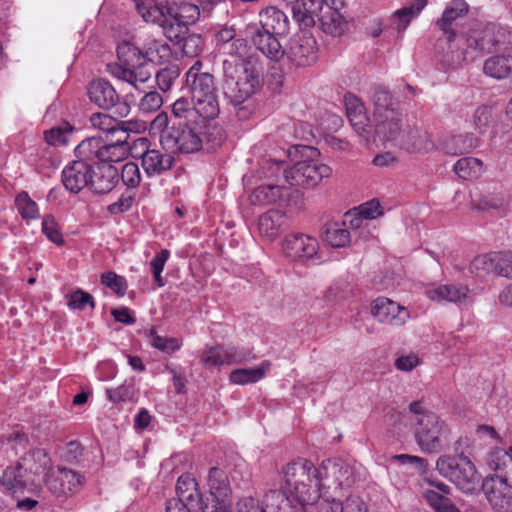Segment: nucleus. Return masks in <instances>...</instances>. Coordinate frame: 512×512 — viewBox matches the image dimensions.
<instances>
[{
	"label": "nucleus",
	"instance_id": "nucleus-1",
	"mask_svg": "<svg viewBox=\"0 0 512 512\" xmlns=\"http://www.w3.org/2000/svg\"><path fill=\"white\" fill-rule=\"evenodd\" d=\"M50 459L43 449H34L23 455L19 461L7 466L0 484L8 491H33L44 482V474L49 468Z\"/></svg>",
	"mask_w": 512,
	"mask_h": 512
},
{
	"label": "nucleus",
	"instance_id": "nucleus-2",
	"mask_svg": "<svg viewBox=\"0 0 512 512\" xmlns=\"http://www.w3.org/2000/svg\"><path fill=\"white\" fill-rule=\"evenodd\" d=\"M149 129L151 134L159 135L160 144L167 151L191 154L202 149V133L196 127L173 121L166 112H160Z\"/></svg>",
	"mask_w": 512,
	"mask_h": 512
},
{
	"label": "nucleus",
	"instance_id": "nucleus-3",
	"mask_svg": "<svg viewBox=\"0 0 512 512\" xmlns=\"http://www.w3.org/2000/svg\"><path fill=\"white\" fill-rule=\"evenodd\" d=\"M203 64L197 60L186 73V84L191 94L194 111L205 119H214L220 112L215 79L202 71Z\"/></svg>",
	"mask_w": 512,
	"mask_h": 512
},
{
	"label": "nucleus",
	"instance_id": "nucleus-4",
	"mask_svg": "<svg viewBox=\"0 0 512 512\" xmlns=\"http://www.w3.org/2000/svg\"><path fill=\"white\" fill-rule=\"evenodd\" d=\"M224 94L233 105L247 103L262 86L260 70L255 65L238 67L234 60L223 61Z\"/></svg>",
	"mask_w": 512,
	"mask_h": 512
},
{
	"label": "nucleus",
	"instance_id": "nucleus-5",
	"mask_svg": "<svg viewBox=\"0 0 512 512\" xmlns=\"http://www.w3.org/2000/svg\"><path fill=\"white\" fill-rule=\"evenodd\" d=\"M285 484L301 506L315 504L320 499L316 484L317 467L309 460L299 458L283 469Z\"/></svg>",
	"mask_w": 512,
	"mask_h": 512
},
{
	"label": "nucleus",
	"instance_id": "nucleus-6",
	"mask_svg": "<svg viewBox=\"0 0 512 512\" xmlns=\"http://www.w3.org/2000/svg\"><path fill=\"white\" fill-rule=\"evenodd\" d=\"M117 57L118 63L108 65L111 75L145 92L142 86L151 79L152 72L144 53L131 43L122 42L117 46Z\"/></svg>",
	"mask_w": 512,
	"mask_h": 512
},
{
	"label": "nucleus",
	"instance_id": "nucleus-7",
	"mask_svg": "<svg viewBox=\"0 0 512 512\" xmlns=\"http://www.w3.org/2000/svg\"><path fill=\"white\" fill-rule=\"evenodd\" d=\"M414 429L415 441L421 451L437 453L441 450L442 439L446 437L447 427L439 417L426 410L422 403L414 401L409 405Z\"/></svg>",
	"mask_w": 512,
	"mask_h": 512
},
{
	"label": "nucleus",
	"instance_id": "nucleus-8",
	"mask_svg": "<svg viewBox=\"0 0 512 512\" xmlns=\"http://www.w3.org/2000/svg\"><path fill=\"white\" fill-rule=\"evenodd\" d=\"M488 464L499 475V481L486 492L487 500L495 512H512V448H496L489 454Z\"/></svg>",
	"mask_w": 512,
	"mask_h": 512
},
{
	"label": "nucleus",
	"instance_id": "nucleus-9",
	"mask_svg": "<svg viewBox=\"0 0 512 512\" xmlns=\"http://www.w3.org/2000/svg\"><path fill=\"white\" fill-rule=\"evenodd\" d=\"M436 469L440 475L453 482L465 493L477 490L481 481L475 465L464 455L441 456L436 462Z\"/></svg>",
	"mask_w": 512,
	"mask_h": 512
},
{
	"label": "nucleus",
	"instance_id": "nucleus-10",
	"mask_svg": "<svg viewBox=\"0 0 512 512\" xmlns=\"http://www.w3.org/2000/svg\"><path fill=\"white\" fill-rule=\"evenodd\" d=\"M130 151L126 138L117 137L115 141L106 142L100 137H89L78 144V152L84 159H90L94 165H112L124 160Z\"/></svg>",
	"mask_w": 512,
	"mask_h": 512
},
{
	"label": "nucleus",
	"instance_id": "nucleus-11",
	"mask_svg": "<svg viewBox=\"0 0 512 512\" xmlns=\"http://www.w3.org/2000/svg\"><path fill=\"white\" fill-rule=\"evenodd\" d=\"M469 273L477 281L489 277H512V252L493 251L475 256L469 264Z\"/></svg>",
	"mask_w": 512,
	"mask_h": 512
},
{
	"label": "nucleus",
	"instance_id": "nucleus-12",
	"mask_svg": "<svg viewBox=\"0 0 512 512\" xmlns=\"http://www.w3.org/2000/svg\"><path fill=\"white\" fill-rule=\"evenodd\" d=\"M352 483L353 469L341 459H327L317 467L316 484L320 494L328 495L329 491L335 494Z\"/></svg>",
	"mask_w": 512,
	"mask_h": 512
},
{
	"label": "nucleus",
	"instance_id": "nucleus-13",
	"mask_svg": "<svg viewBox=\"0 0 512 512\" xmlns=\"http://www.w3.org/2000/svg\"><path fill=\"white\" fill-rule=\"evenodd\" d=\"M468 48L492 51L512 48V28L490 23L480 31H473L466 38Z\"/></svg>",
	"mask_w": 512,
	"mask_h": 512
},
{
	"label": "nucleus",
	"instance_id": "nucleus-14",
	"mask_svg": "<svg viewBox=\"0 0 512 512\" xmlns=\"http://www.w3.org/2000/svg\"><path fill=\"white\" fill-rule=\"evenodd\" d=\"M284 178L291 186H301L304 188H314L324 178L332 174V169L323 163L313 160L297 162L289 169H285Z\"/></svg>",
	"mask_w": 512,
	"mask_h": 512
},
{
	"label": "nucleus",
	"instance_id": "nucleus-15",
	"mask_svg": "<svg viewBox=\"0 0 512 512\" xmlns=\"http://www.w3.org/2000/svg\"><path fill=\"white\" fill-rule=\"evenodd\" d=\"M281 250L283 256L290 262L304 264L316 257L319 242L315 237L305 233H290L284 237Z\"/></svg>",
	"mask_w": 512,
	"mask_h": 512
},
{
	"label": "nucleus",
	"instance_id": "nucleus-16",
	"mask_svg": "<svg viewBox=\"0 0 512 512\" xmlns=\"http://www.w3.org/2000/svg\"><path fill=\"white\" fill-rule=\"evenodd\" d=\"M85 479L78 472L65 467H58L50 474H44V482L49 491L56 497H68L78 493Z\"/></svg>",
	"mask_w": 512,
	"mask_h": 512
},
{
	"label": "nucleus",
	"instance_id": "nucleus-17",
	"mask_svg": "<svg viewBox=\"0 0 512 512\" xmlns=\"http://www.w3.org/2000/svg\"><path fill=\"white\" fill-rule=\"evenodd\" d=\"M75 157L76 159L62 171L63 185L72 193H78L83 188L89 187L95 166L90 159L80 156L78 145L75 148Z\"/></svg>",
	"mask_w": 512,
	"mask_h": 512
},
{
	"label": "nucleus",
	"instance_id": "nucleus-18",
	"mask_svg": "<svg viewBox=\"0 0 512 512\" xmlns=\"http://www.w3.org/2000/svg\"><path fill=\"white\" fill-rule=\"evenodd\" d=\"M285 55L296 67L310 66L317 60L316 40L306 33L295 35L289 40Z\"/></svg>",
	"mask_w": 512,
	"mask_h": 512
},
{
	"label": "nucleus",
	"instance_id": "nucleus-19",
	"mask_svg": "<svg viewBox=\"0 0 512 512\" xmlns=\"http://www.w3.org/2000/svg\"><path fill=\"white\" fill-rule=\"evenodd\" d=\"M254 358L255 356L248 350L238 349L234 346H215L205 349L201 354L200 360L206 367H218L240 364Z\"/></svg>",
	"mask_w": 512,
	"mask_h": 512
},
{
	"label": "nucleus",
	"instance_id": "nucleus-20",
	"mask_svg": "<svg viewBox=\"0 0 512 512\" xmlns=\"http://www.w3.org/2000/svg\"><path fill=\"white\" fill-rule=\"evenodd\" d=\"M290 197L301 198L302 193L299 190L290 191L280 185H261L255 188L249 196V201L253 205L265 206L270 204H290Z\"/></svg>",
	"mask_w": 512,
	"mask_h": 512
},
{
	"label": "nucleus",
	"instance_id": "nucleus-21",
	"mask_svg": "<svg viewBox=\"0 0 512 512\" xmlns=\"http://www.w3.org/2000/svg\"><path fill=\"white\" fill-rule=\"evenodd\" d=\"M372 315L381 323L402 326L409 319L408 310L386 297H378L371 306Z\"/></svg>",
	"mask_w": 512,
	"mask_h": 512
},
{
	"label": "nucleus",
	"instance_id": "nucleus-22",
	"mask_svg": "<svg viewBox=\"0 0 512 512\" xmlns=\"http://www.w3.org/2000/svg\"><path fill=\"white\" fill-rule=\"evenodd\" d=\"M208 487L211 498L210 508L226 509L228 506H232L228 477L222 469L218 467L210 469L208 474Z\"/></svg>",
	"mask_w": 512,
	"mask_h": 512
},
{
	"label": "nucleus",
	"instance_id": "nucleus-23",
	"mask_svg": "<svg viewBox=\"0 0 512 512\" xmlns=\"http://www.w3.org/2000/svg\"><path fill=\"white\" fill-rule=\"evenodd\" d=\"M247 32L254 46L266 57L278 61L285 55L279 35L263 31L257 26H249Z\"/></svg>",
	"mask_w": 512,
	"mask_h": 512
},
{
	"label": "nucleus",
	"instance_id": "nucleus-24",
	"mask_svg": "<svg viewBox=\"0 0 512 512\" xmlns=\"http://www.w3.org/2000/svg\"><path fill=\"white\" fill-rule=\"evenodd\" d=\"M172 152L158 149H146L141 156V163L148 176L160 175L170 170L174 163Z\"/></svg>",
	"mask_w": 512,
	"mask_h": 512
},
{
	"label": "nucleus",
	"instance_id": "nucleus-25",
	"mask_svg": "<svg viewBox=\"0 0 512 512\" xmlns=\"http://www.w3.org/2000/svg\"><path fill=\"white\" fill-rule=\"evenodd\" d=\"M88 96L92 103L102 109H109L119 101L115 88L106 80L92 81L88 87Z\"/></svg>",
	"mask_w": 512,
	"mask_h": 512
},
{
	"label": "nucleus",
	"instance_id": "nucleus-26",
	"mask_svg": "<svg viewBox=\"0 0 512 512\" xmlns=\"http://www.w3.org/2000/svg\"><path fill=\"white\" fill-rule=\"evenodd\" d=\"M286 223L285 214L279 210H269L258 219V231L262 239L272 242L282 233Z\"/></svg>",
	"mask_w": 512,
	"mask_h": 512
},
{
	"label": "nucleus",
	"instance_id": "nucleus-27",
	"mask_svg": "<svg viewBox=\"0 0 512 512\" xmlns=\"http://www.w3.org/2000/svg\"><path fill=\"white\" fill-rule=\"evenodd\" d=\"M469 6L464 0H452L443 11L442 17L437 20L436 25L447 36L448 42L456 38L452 24L467 15Z\"/></svg>",
	"mask_w": 512,
	"mask_h": 512
},
{
	"label": "nucleus",
	"instance_id": "nucleus-28",
	"mask_svg": "<svg viewBox=\"0 0 512 512\" xmlns=\"http://www.w3.org/2000/svg\"><path fill=\"white\" fill-rule=\"evenodd\" d=\"M326 6L324 0H302L292 8L294 19L303 27H313Z\"/></svg>",
	"mask_w": 512,
	"mask_h": 512
},
{
	"label": "nucleus",
	"instance_id": "nucleus-29",
	"mask_svg": "<svg viewBox=\"0 0 512 512\" xmlns=\"http://www.w3.org/2000/svg\"><path fill=\"white\" fill-rule=\"evenodd\" d=\"M261 30L282 36L289 30V19L276 7H268L259 14Z\"/></svg>",
	"mask_w": 512,
	"mask_h": 512
},
{
	"label": "nucleus",
	"instance_id": "nucleus-30",
	"mask_svg": "<svg viewBox=\"0 0 512 512\" xmlns=\"http://www.w3.org/2000/svg\"><path fill=\"white\" fill-rule=\"evenodd\" d=\"M479 139L470 132L447 136L441 143L442 150L449 155L469 153L479 146Z\"/></svg>",
	"mask_w": 512,
	"mask_h": 512
},
{
	"label": "nucleus",
	"instance_id": "nucleus-31",
	"mask_svg": "<svg viewBox=\"0 0 512 512\" xmlns=\"http://www.w3.org/2000/svg\"><path fill=\"white\" fill-rule=\"evenodd\" d=\"M375 135L379 141L385 143L394 141L402 131V114L383 115L374 118Z\"/></svg>",
	"mask_w": 512,
	"mask_h": 512
},
{
	"label": "nucleus",
	"instance_id": "nucleus-32",
	"mask_svg": "<svg viewBox=\"0 0 512 512\" xmlns=\"http://www.w3.org/2000/svg\"><path fill=\"white\" fill-rule=\"evenodd\" d=\"M373 102V118L383 115H395L400 113L399 102L393 97L390 91L383 87L377 86L372 94Z\"/></svg>",
	"mask_w": 512,
	"mask_h": 512
},
{
	"label": "nucleus",
	"instance_id": "nucleus-33",
	"mask_svg": "<svg viewBox=\"0 0 512 512\" xmlns=\"http://www.w3.org/2000/svg\"><path fill=\"white\" fill-rule=\"evenodd\" d=\"M345 104L347 117L357 133H368L370 120L366 115L365 107L361 100L352 94H348L345 96Z\"/></svg>",
	"mask_w": 512,
	"mask_h": 512
},
{
	"label": "nucleus",
	"instance_id": "nucleus-34",
	"mask_svg": "<svg viewBox=\"0 0 512 512\" xmlns=\"http://www.w3.org/2000/svg\"><path fill=\"white\" fill-rule=\"evenodd\" d=\"M469 289L466 286L431 285L426 289V295L433 301H448L461 303L468 298Z\"/></svg>",
	"mask_w": 512,
	"mask_h": 512
},
{
	"label": "nucleus",
	"instance_id": "nucleus-35",
	"mask_svg": "<svg viewBox=\"0 0 512 512\" xmlns=\"http://www.w3.org/2000/svg\"><path fill=\"white\" fill-rule=\"evenodd\" d=\"M485 75L496 80L507 79L512 76V55L497 54L487 58L483 64Z\"/></svg>",
	"mask_w": 512,
	"mask_h": 512
},
{
	"label": "nucleus",
	"instance_id": "nucleus-36",
	"mask_svg": "<svg viewBox=\"0 0 512 512\" xmlns=\"http://www.w3.org/2000/svg\"><path fill=\"white\" fill-rule=\"evenodd\" d=\"M444 37L437 42V57L444 66L455 68L465 60L466 53L455 44V38L448 42L447 36Z\"/></svg>",
	"mask_w": 512,
	"mask_h": 512
},
{
	"label": "nucleus",
	"instance_id": "nucleus-37",
	"mask_svg": "<svg viewBox=\"0 0 512 512\" xmlns=\"http://www.w3.org/2000/svg\"><path fill=\"white\" fill-rule=\"evenodd\" d=\"M264 510L266 512H300L305 506L293 501L281 490H270L265 494Z\"/></svg>",
	"mask_w": 512,
	"mask_h": 512
},
{
	"label": "nucleus",
	"instance_id": "nucleus-38",
	"mask_svg": "<svg viewBox=\"0 0 512 512\" xmlns=\"http://www.w3.org/2000/svg\"><path fill=\"white\" fill-rule=\"evenodd\" d=\"M98 170L99 173L93 170L89 188L98 194L108 193L117 182L118 171L113 165H98Z\"/></svg>",
	"mask_w": 512,
	"mask_h": 512
},
{
	"label": "nucleus",
	"instance_id": "nucleus-39",
	"mask_svg": "<svg viewBox=\"0 0 512 512\" xmlns=\"http://www.w3.org/2000/svg\"><path fill=\"white\" fill-rule=\"evenodd\" d=\"M222 50L229 56L227 60H234L238 64V67H243L244 64L254 65L251 47L243 38H237L226 44L222 47Z\"/></svg>",
	"mask_w": 512,
	"mask_h": 512
},
{
	"label": "nucleus",
	"instance_id": "nucleus-40",
	"mask_svg": "<svg viewBox=\"0 0 512 512\" xmlns=\"http://www.w3.org/2000/svg\"><path fill=\"white\" fill-rule=\"evenodd\" d=\"M144 59L155 63L163 64L172 57V49L165 41L160 39H148L143 46Z\"/></svg>",
	"mask_w": 512,
	"mask_h": 512
},
{
	"label": "nucleus",
	"instance_id": "nucleus-41",
	"mask_svg": "<svg viewBox=\"0 0 512 512\" xmlns=\"http://www.w3.org/2000/svg\"><path fill=\"white\" fill-rule=\"evenodd\" d=\"M321 29L332 36H339L344 30L342 15L332 5L327 4L325 10L317 19Z\"/></svg>",
	"mask_w": 512,
	"mask_h": 512
},
{
	"label": "nucleus",
	"instance_id": "nucleus-42",
	"mask_svg": "<svg viewBox=\"0 0 512 512\" xmlns=\"http://www.w3.org/2000/svg\"><path fill=\"white\" fill-rule=\"evenodd\" d=\"M345 224L337 222H328L322 230L323 240L332 247L341 248L348 245L351 241L350 232L346 229Z\"/></svg>",
	"mask_w": 512,
	"mask_h": 512
},
{
	"label": "nucleus",
	"instance_id": "nucleus-43",
	"mask_svg": "<svg viewBox=\"0 0 512 512\" xmlns=\"http://www.w3.org/2000/svg\"><path fill=\"white\" fill-rule=\"evenodd\" d=\"M270 366L271 363L266 360L255 368L235 369L230 373L229 379L232 383L237 385L255 383L261 380L266 375Z\"/></svg>",
	"mask_w": 512,
	"mask_h": 512
},
{
	"label": "nucleus",
	"instance_id": "nucleus-44",
	"mask_svg": "<svg viewBox=\"0 0 512 512\" xmlns=\"http://www.w3.org/2000/svg\"><path fill=\"white\" fill-rule=\"evenodd\" d=\"M453 170L461 179H477L483 172V162L475 157H463L455 163Z\"/></svg>",
	"mask_w": 512,
	"mask_h": 512
},
{
	"label": "nucleus",
	"instance_id": "nucleus-45",
	"mask_svg": "<svg viewBox=\"0 0 512 512\" xmlns=\"http://www.w3.org/2000/svg\"><path fill=\"white\" fill-rule=\"evenodd\" d=\"M163 34L175 45H180L181 39L189 32L188 25L179 21L177 16L168 13L167 19L161 24Z\"/></svg>",
	"mask_w": 512,
	"mask_h": 512
},
{
	"label": "nucleus",
	"instance_id": "nucleus-46",
	"mask_svg": "<svg viewBox=\"0 0 512 512\" xmlns=\"http://www.w3.org/2000/svg\"><path fill=\"white\" fill-rule=\"evenodd\" d=\"M423 1L414 0V3L410 6L398 9L393 14L395 21V29L401 33L410 24L413 18H415L423 10Z\"/></svg>",
	"mask_w": 512,
	"mask_h": 512
},
{
	"label": "nucleus",
	"instance_id": "nucleus-47",
	"mask_svg": "<svg viewBox=\"0 0 512 512\" xmlns=\"http://www.w3.org/2000/svg\"><path fill=\"white\" fill-rule=\"evenodd\" d=\"M471 126L479 134H484L494 123L492 107L481 105L477 107L470 118Z\"/></svg>",
	"mask_w": 512,
	"mask_h": 512
},
{
	"label": "nucleus",
	"instance_id": "nucleus-48",
	"mask_svg": "<svg viewBox=\"0 0 512 512\" xmlns=\"http://www.w3.org/2000/svg\"><path fill=\"white\" fill-rule=\"evenodd\" d=\"M406 144L416 152H428L434 147L429 133L419 128H415L408 133Z\"/></svg>",
	"mask_w": 512,
	"mask_h": 512
},
{
	"label": "nucleus",
	"instance_id": "nucleus-49",
	"mask_svg": "<svg viewBox=\"0 0 512 512\" xmlns=\"http://www.w3.org/2000/svg\"><path fill=\"white\" fill-rule=\"evenodd\" d=\"M15 205L21 217L26 221L37 219L40 216L37 203L25 191L17 194Z\"/></svg>",
	"mask_w": 512,
	"mask_h": 512
},
{
	"label": "nucleus",
	"instance_id": "nucleus-50",
	"mask_svg": "<svg viewBox=\"0 0 512 512\" xmlns=\"http://www.w3.org/2000/svg\"><path fill=\"white\" fill-rule=\"evenodd\" d=\"M176 491L178 497H182V499H186L187 501L200 500L197 491V483L189 474H183L178 478Z\"/></svg>",
	"mask_w": 512,
	"mask_h": 512
},
{
	"label": "nucleus",
	"instance_id": "nucleus-51",
	"mask_svg": "<svg viewBox=\"0 0 512 512\" xmlns=\"http://www.w3.org/2000/svg\"><path fill=\"white\" fill-rule=\"evenodd\" d=\"M90 124L93 128L106 134H116L119 129V121L117 119L101 112L93 113L90 116Z\"/></svg>",
	"mask_w": 512,
	"mask_h": 512
},
{
	"label": "nucleus",
	"instance_id": "nucleus-52",
	"mask_svg": "<svg viewBox=\"0 0 512 512\" xmlns=\"http://www.w3.org/2000/svg\"><path fill=\"white\" fill-rule=\"evenodd\" d=\"M177 46L186 56L196 57L202 52L204 41L199 34L188 32Z\"/></svg>",
	"mask_w": 512,
	"mask_h": 512
},
{
	"label": "nucleus",
	"instance_id": "nucleus-53",
	"mask_svg": "<svg viewBox=\"0 0 512 512\" xmlns=\"http://www.w3.org/2000/svg\"><path fill=\"white\" fill-rule=\"evenodd\" d=\"M106 396L112 403L131 401L135 396L134 384L125 381L117 388L106 389Z\"/></svg>",
	"mask_w": 512,
	"mask_h": 512
},
{
	"label": "nucleus",
	"instance_id": "nucleus-54",
	"mask_svg": "<svg viewBox=\"0 0 512 512\" xmlns=\"http://www.w3.org/2000/svg\"><path fill=\"white\" fill-rule=\"evenodd\" d=\"M138 11L146 22L158 24L160 27L168 17L166 6L163 3L155 4L150 7H141L138 5Z\"/></svg>",
	"mask_w": 512,
	"mask_h": 512
},
{
	"label": "nucleus",
	"instance_id": "nucleus-55",
	"mask_svg": "<svg viewBox=\"0 0 512 512\" xmlns=\"http://www.w3.org/2000/svg\"><path fill=\"white\" fill-rule=\"evenodd\" d=\"M179 75L180 70L177 65H171L160 69L155 76L159 89L163 92L170 90Z\"/></svg>",
	"mask_w": 512,
	"mask_h": 512
},
{
	"label": "nucleus",
	"instance_id": "nucleus-56",
	"mask_svg": "<svg viewBox=\"0 0 512 512\" xmlns=\"http://www.w3.org/2000/svg\"><path fill=\"white\" fill-rule=\"evenodd\" d=\"M149 342L154 348L165 353H173L181 347V343L177 338L159 336L154 329L150 331Z\"/></svg>",
	"mask_w": 512,
	"mask_h": 512
},
{
	"label": "nucleus",
	"instance_id": "nucleus-57",
	"mask_svg": "<svg viewBox=\"0 0 512 512\" xmlns=\"http://www.w3.org/2000/svg\"><path fill=\"white\" fill-rule=\"evenodd\" d=\"M390 462H396L403 466L411 467L414 472L422 473L425 472L428 466V462L426 459L414 456V455H408V454H397L393 455L390 458Z\"/></svg>",
	"mask_w": 512,
	"mask_h": 512
},
{
	"label": "nucleus",
	"instance_id": "nucleus-58",
	"mask_svg": "<svg viewBox=\"0 0 512 512\" xmlns=\"http://www.w3.org/2000/svg\"><path fill=\"white\" fill-rule=\"evenodd\" d=\"M101 283L121 297L126 294L128 288L126 279L112 271L101 275Z\"/></svg>",
	"mask_w": 512,
	"mask_h": 512
},
{
	"label": "nucleus",
	"instance_id": "nucleus-59",
	"mask_svg": "<svg viewBox=\"0 0 512 512\" xmlns=\"http://www.w3.org/2000/svg\"><path fill=\"white\" fill-rule=\"evenodd\" d=\"M175 8L172 15L177 16L179 21L184 22L186 25L194 23L200 15L198 6L188 3L186 0L182 1Z\"/></svg>",
	"mask_w": 512,
	"mask_h": 512
},
{
	"label": "nucleus",
	"instance_id": "nucleus-60",
	"mask_svg": "<svg viewBox=\"0 0 512 512\" xmlns=\"http://www.w3.org/2000/svg\"><path fill=\"white\" fill-rule=\"evenodd\" d=\"M358 216L355 218L357 226H361L363 221L375 219L376 217L383 214L380 203L375 200H371L360 205L357 208Z\"/></svg>",
	"mask_w": 512,
	"mask_h": 512
},
{
	"label": "nucleus",
	"instance_id": "nucleus-61",
	"mask_svg": "<svg viewBox=\"0 0 512 512\" xmlns=\"http://www.w3.org/2000/svg\"><path fill=\"white\" fill-rule=\"evenodd\" d=\"M170 256V252L167 249H162L157 253L150 262L151 270L153 273L154 281L158 287H163L165 281L161 275L164 266Z\"/></svg>",
	"mask_w": 512,
	"mask_h": 512
},
{
	"label": "nucleus",
	"instance_id": "nucleus-62",
	"mask_svg": "<svg viewBox=\"0 0 512 512\" xmlns=\"http://www.w3.org/2000/svg\"><path fill=\"white\" fill-rule=\"evenodd\" d=\"M42 232L54 244L60 246L64 243L58 224L52 215H45L42 220Z\"/></svg>",
	"mask_w": 512,
	"mask_h": 512
},
{
	"label": "nucleus",
	"instance_id": "nucleus-63",
	"mask_svg": "<svg viewBox=\"0 0 512 512\" xmlns=\"http://www.w3.org/2000/svg\"><path fill=\"white\" fill-rule=\"evenodd\" d=\"M121 179L129 188H136L141 182V173L135 162H127L121 170Z\"/></svg>",
	"mask_w": 512,
	"mask_h": 512
},
{
	"label": "nucleus",
	"instance_id": "nucleus-64",
	"mask_svg": "<svg viewBox=\"0 0 512 512\" xmlns=\"http://www.w3.org/2000/svg\"><path fill=\"white\" fill-rule=\"evenodd\" d=\"M205 504L201 500L187 501L182 499V497H178L167 502L166 512H191L196 506H199L201 510L202 507H205Z\"/></svg>",
	"mask_w": 512,
	"mask_h": 512
}]
</instances>
